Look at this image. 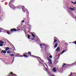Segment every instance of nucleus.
Returning a JSON list of instances; mask_svg holds the SVG:
<instances>
[{"label": "nucleus", "instance_id": "obj_25", "mask_svg": "<svg viewBox=\"0 0 76 76\" xmlns=\"http://www.w3.org/2000/svg\"><path fill=\"white\" fill-rule=\"evenodd\" d=\"M10 55L11 56H14V55L13 54H10Z\"/></svg>", "mask_w": 76, "mask_h": 76}, {"label": "nucleus", "instance_id": "obj_33", "mask_svg": "<svg viewBox=\"0 0 76 76\" xmlns=\"http://www.w3.org/2000/svg\"><path fill=\"white\" fill-rule=\"evenodd\" d=\"M39 62L41 64V61H39Z\"/></svg>", "mask_w": 76, "mask_h": 76}, {"label": "nucleus", "instance_id": "obj_18", "mask_svg": "<svg viewBox=\"0 0 76 76\" xmlns=\"http://www.w3.org/2000/svg\"><path fill=\"white\" fill-rule=\"evenodd\" d=\"M69 9H70V10H75V9L71 7L69 8Z\"/></svg>", "mask_w": 76, "mask_h": 76}, {"label": "nucleus", "instance_id": "obj_32", "mask_svg": "<svg viewBox=\"0 0 76 76\" xmlns=\"http://www.w3.org/2000/svg\"><path fill=\"white\" fill-rule=\"evenodd\" d=\"M31 39H32V40H34V39L33 38H32Z\"/></svg>", "mask_w": 76, "mask_h": 76}, {"label": "nucleus", "instance_id": "obj_41", "mask_svg": "<svg viewBox=\"0 0 76 76\" xmlns=\"http://www.w3.org/2000/svg\"><path fill=\"white\" fill-rule=\"evenodd\" d=\"M43 45H44V46H45V44H43Z\"/></svg>", "mask_w": 76, "mask_h": 76}, {"label": "nucleus", "instance_id": "obj_16", "mask_svg": "<svg viewBox=\"0 0 76 76\" xmlns=\"http://www.w3.org/2000/svg\"><path fill=\"white\" fill-rule=\"evenodd\" d=\"M0 44H4V42L1 41H0Z\"/></svg>", "mask_w": 76, "mask_h": 76}, {"label": "nucleus", "instance_id": "obj_14", "mask_svg": "<svg viewBox=\"0 0 76 76\" xmlns=\"http://www.w3.org/2000/svg\"><path fill=\"white\" fill-rule=\"evenodd\" d=\"M2 52H3V53H6V50H2Z\"/></svg>", "mask_w": 76, "mask_h": 76}, {"label": "nucleus", "instance_id": "obj_37", "mask_svg": "<svg viewBox=\"0 0 76 76\" xmlns=\"http://www.w3.org/2000/svg\"><path fill=\"white\" fill-rule=\"evenodd\" d=\"M71 3H73V2L72 1H71Z\"/></svg>", "mask_w": 76, "mask_h": 76}, {"label": "nucleus", "instance_id": "obj_15", "mask_svg": "<svg viewBox=\"0 0 76 76\" xmlns=\"http://www.w3.org/2000/svg\"><path fill=\"white\" fill-rule=\"evenodd\" d=\"M66 51H65V50H64L61 53V54H63V53H64V52H66Z\"/></svg>", "mask_w": 76, "mask_h": 76}, {"label": "nucleus", "instance_id": "obj_21", "mask_svg": "<svg viewBox=\"0 0 76 76\" xmlns=\"http://www.w3.org/2000/svg\"><path fill=\"white\" fill-rule=\"evenodd\" d=\"M28 39H30V35H28Z\"/></svg>", "mask_w": 76, "mask_h": 76}, {"label": "nucleus", "instance_id": "obj_24", "mask_svg": "<svg viewBox=\"0 0 76 76\" xmlns=\"http://www.w3.org/2000/svg\"><path fill=\"white\" fill-rule=\"evenodd\" d=\"M7 34H8L9 35H10V33H9V32L8 31H7Z\"/></svg>", "mask_w": 76, "mask_h": 76}, {"label": "nucleus", "instance_id": "obj_40", "mask_svg": "<svg viewBox=\"0 0 76 76\" xmlns=\"http://www.w3.org/2000/svg\"><path fill=\"white\" fill-rule=\"evenodd\" d=\"M20 30V29H18L17 30V31H19Z\"/></svg>", "mask_w": 76, "mask_h": 76}, {"label": "nucleus", "instance_id": "obj_1", "mask_svg": "<svg viewBox=\"0 0 76 76\" xmlns=\"http://www.w3.org/2000/svg\"><path fill=\"white\" fill-rule=\"evenodd\" d=\"M36 58H37L38 60H40L42 62H43L42 64L43 65V66H44L46 69V71H47L48 72V75H49L50 76H54V75H51V72L50 71V70L48 69V66H47V65L45 63H44V61L43 60H42L39 57L35 56Z\"/></svg>", "mask_w": 76, "mask_h": 76}, {"label": "nucleus", "instance_id": "obj_31", "mask_svg": "<svg viewBox=\"0 0 76 76\" xmlns=\"http://www.w3.org/2000/svg\"><path fill=\"white\" fill-rule=\"evenodd\" d=\"M27 25H28V24H29V22H27Z\"/></svg>", "mask_w": 76, "mask_h": 76}, {"label": "nucleus", "instance_id": "obj_43", "mask_svg": "<svg viewBox=\"0 0 76 76\" xmlns=\"http://www.w3.org/2000/svg\"><path fill=\"white\" fill-rule=\"evenodd\" d=\"M33 57H34V56H33Z\"/></svg>", "mask_w": 76, "mask_h": 76}, {"label": "nucleus", "instance_id": "obj_26", "mask_svg": "<svg viewBox=\"0 0 76 76\" xmlns=\"http://www.w3.org/2000/svg\"><path fill=\"white\" fill-rule=\"evenodd\" d=\"M3 44H0V46L1 47H2V46H3Z\"/></svg>", "mask_w": 76, "mask_h": 76}, {"label": "nucleus", "instance_id": "obj_42", "mask_svg": "<svg viewBox=\"0 0 76 76\" xmlns=\"http://www.w3.org/2000/svg\"><path fill=\"white\" fill-rule=\"evenodd\" d=\"M0 59H1V60H3V59L2 58H0Z\"/></svg>", "mask_w": 76, "mask_h": 76}, {"label": "nucleus", "instance_id": "obj_22", "mask_svg": "<svg viewBox=\"0 0 76 76\" xmlns=\"http://www.w3.org/2000/svg\"><path fill=\"white\" fill-rule=\"evenodd\" d=\"M28 54H29L30 55H31V53L30 52H28Z\"/></svg>", "mask_w": 76, "mask_h": 76}, {"label": "nucleus", "instance_id": "obj_34", "mask_svg": "<svg viewBox=\"0 0 76 76\" xmlns=\"http://www.w3.org/2000/svg\"><path fill=\"white\" fill-rule=\"evenodd\" d=\"M1 28H0V32H1Z\"/></svg>", "mask_w": 76, "mask_h": 76}, {"label": "nucleus", "instance_id": "obj_28", "mask_svg": "<svg viewBox=\"0 0 76 76\" xmlns=\"http://www.w3.org/2000/svg\"><path fill=\"white\" fill-rule=\"evenodd\" d=\"M73 4H76V2H73Z\"/></svg>", "mask_w": 76, "mask_h": 76}, {"label": "nucleus", "instance_id": "obj_29", "mask_svg": "<svg viewBox=\"0 0 76 76\" xmlns=\"http://www.w3.org/2000/svg\"><path fill=\"white\" fill-rule=\"evenodd\" d=\"M23 23H24V20H23V21H21Z\"/></svg>", "mask_w": 76, "mask_h": 76}, {"label": "nucleus", "instance_id": "obj_11", "mask_svg": "<svg viewBox=\"0 0 76 76\" xmlns=\"http://www.w3.org/2000/svg\"><path fill=\"white\" fill-rule=\"evenodd\" d=\"M31 34L32 35V36L33 37V38H35V35H34V34L31 33Z\"/></svg>", "mask_w": 76, "mask_h": 76}, {"label": "nucleus", "instance_id": "obj_39", "mask_svg": "<svg viewBox=\"0 0 76 76\" xmlns=\"http://www.w3.org/2000/svg\"><path fill=\"white\" fill-rule=\"evenodd\" d=\"M19 57H23V56H19Z\"/></svg>", "mask_w": 76, "mask_h": 76}, {"label": "nucleus", "instance_id": "obj_27", "mask_svg": "<svg viewBox=\"0 0 76 76\" xmlns=\"http://www.w3.org/2000/svg\"><path fill=\"white\" fill-rule=\"evenodd\" d=\"M49 57H50V58H52V56H51V55H50V56H49Z\"/></svg>", "mask_w": 76, "mask_h": 76}, {"label": "nucleus", "instance_id": "obj_20", "mask_svg": "<svg viewBox=\"0 0 76 76\" xmlns=\"http://www.w3.org/2000/svg\"><path fill=\"white\" fill-rule=\"evenodd\" d=\"M66 64H64V65L62 66V68L64 67V66H65V65H66Z\"/></svg>", "mask_w": 76, "mask_h": 76}, {"label": "nucleus", "instance_id": "obj_17", "mask_svg": "<svg viewBox=\"0 0 76 76\" xmlns=\"http://www.w3.org/2000/svg\"><path fill=\"white\" fill-rule=\"evenodd\" d=\"M7 53L8 54H12V52L10 51H8L7 52Z\"/></svg>", "mask_w": 76, "mask_h": 76}, {"label": "nucleus", "instance_id": "obj_6", "mask_svg": "<svg viewBox=\"0 0 76 76\" xmlns=\"http://www.w3.org/2000/svg\"><path fill=\"white\" fill-rule=\"evenodd\" d=\"M52 70L54 72H57V70H56V68H53L52 69Z\"/></svg>", "mask_w": 76, "mask_h": 76}, {"label": "nucleus", "instance_id": "obj_47", "mask_svg": "<svg viewBox=\"0 0 76 76\" xmlns=\"http://www.w3.org/2000/svg\"><path fill=\"white\" fill-rule=\"evenodd\" d=\"M30 56H32V55H31Z\"/></svg>", "mask_w": 76, "mask_h": 76}, {"label": "nucleus", "instance_id": "obj_23", "mask_svg": "<svg viewBox=\"0 0 76 76\" xmlns=\"http://www.w3.org/2000/svg\"><path fill=\"white\" fill-rule=\"evenodd\" d=\"M73 43H74V44H75V45H76V41L74 42H73Z\"/></svg>", "mask_w": 76, "mask_h": 76}, {"label": "nucleus", "instance_id": "obj_3", "mask_svg": "<svg viewBox=\"0 0 76 76\" xmlns=\"http://www.w3.org/2000/svg\"><path fill=\"white\" fill-rule=\"evenodd\" d=\"M9 5L10 6V7H11L12 9H15L16 8V7H15V6H14V5L11 4V2H9Z\"/></svg>", "mask_w": 76, "mask_h": 76}, {"label": "nucleus", "instance_id": "obj_8", "mask_svg": "<svg viewBox=\"0 0 76 76\" xmlns=\"http://www.w3.org/2000/svg\"><path fill=\"white\" fill-rule=\"evenodd\" d=\"M58 61H57L56 60H54V64H57V63H58Z\"/></svg>", "mask_w": 76, "mask_h": 76}, {"label": "nucleus", "instance_id": "obj_45", "mask_svg": "<svg viewBox=\"0 0 76 76\" xmlns=\"http://www.w3.org/2000/svg\"><path fill=\"white\" fill-rule=\"evenodd\" d=\"M26 23V22H25V23Z\"/></svg>", "mask_w": 76, "mask_h": 76}, {"label": "nucleus", "instance_id": "obj_46", "mask_svg": "<svg viewBox=\"0 0 76 76\" xmlns=\"http://www.w3.org/2000/svg\"><path fill=\"white\" fill-rule=\"evenodd\" d=\"M70 42L69 43V44H70Z\"/></svg>", "mask_w": 76, "mask_h": 76}, {"label": "nucleus", "instance_id": "obj_4", "mask_svg": "<svg viewBox=\"0 0 76 76\" xmlns=\"http://www.w3.org/2000/svg\"><path fill=\"white\" fill-rule=\"evenodd\" d=\"M48 59L49 61L48 63L50 64H52L53 62H52V61H51V60L49 58H48Z\"/></svg>", "mask_w": 76, "mask_h": 76}, {"label": "nucleus", "instance_id": "obj_2", "mask_svg": "<svg viewBox=\"0 0 76 76\" xmlns=\"http://www.w3.org/2000/svg\"><path fill=\"white\" fill-rule=\"evenodd\" d=\"M22 10L23 12H27V14H28V15H29V12H28V10L25 8V7L23 6L21 7Z\"/></svg>", "mask_w": 76, "mask_h": 76}, {"label": "nucleus", "instance_id": "obj_10", "mask_svg": "<svg viewBox=\"0 0 76 76\" xmlns=\"http://www.w3.org/2000/svg\"><path fill=\"white\" fill-rule=\"evenodd\" d=\"M58 45V44L56 43L55 45L54 46V48H56L57 47V46Z\"/></svg>", "mask_w": 76, "mask_h": 76}, {"label": "nucleus", "instance_id": "obj_7", "mask_svg": "<svg viewBox=\"0 0 76 76\" xmlns=\"http://www.w3.org/2000/svg\"><path fill=\"white\" fill-rule=\"evenodd\" d=\"M60 47H58L56 50L58 52L60 51Z\"/></svg>", "mask_w": 76, "mask_h": 76}, {"label": "nucleus", "instance_id": "obj_13", "mask_svg": "<svg viewBox=\"0 0 76 76\" xmlns=\"http://www.w3.org/2000/svg\"><path fill=\"white\" fill-rule=\"evenodd\" d=\"M56 39V38L55 37L54 38V39H55V40L54 41V42H55V43L56 42H57V40Z\"/></svg>", "mask_w": 76, "mask_h": 76}, {"label": "nucleus", "instance_id": "obj_48", "mask_svg": "<svg viewBox=\"0 0 76 76\" xmlns=\"http://www.w3.org/2000/svg\"><path fill=\"white\" fill-rule=\"evenodd\" d=\"M75 74H76V73H75Z\"/></svg>", "mask_w": 76, "mask_h": 76}, {"label": "nucleus", "instance_id": "obj_44", "mask_svg": "<svg viewBox=\"0 0 76 76\" xmlns=\"http://www.w3.org/2000/svg\"><path fill=\"white\" fill-rule=\"evenodd\" d=\"M13 61H14V59H13Z\"/></svg>", "mask_w": 76, "mask_h": 76}, {"label": "nucleus", "instance_id": "obj_12", "mask_svg": "<svg viewBox=\"0 0 76 76\" xmlns=\"http://www.w3.org/2000/svg\"><path fill=\"white\" fill-rule=\"evenodd\" d=\"M56 69L57 70H58V71H59V70H60V68L59 67H57L56 68Z\"/></svg>", "mask_w": 76, "mask_h": 76}, {"label": "nucleus", "instance_id": "obj_36", "mask_svg": "<svg viewBox=\"0 0 76 76\" xmlns=\"http://www.w3.org/2000/svg\"><path fill=\"white\" fill-rule=\"evenodd\" d=\"M73 75V74L71 73L70 74V75Z\"/></svg>", "mask_w": 76, "mask_h": 76}, {"label": "nucleus", "instance_id": "obj_9", "mask_svg": "<svg viewBox=\"0 0 76 76\" xmlns=\"http://www.w3.org/2000/svg\"><path fill=\"white\" fill-rule=\"evenodd\" d=\"M9 50H10V48L9 47H7L5 49L6 51H8Z\"/></svg>", "mask_w": 76, "mask_h": 76}, {"label": "nucleus", "instance_id": "obj_35", "mask_svg": "<svg viewBox=\"0 0 76 76\" xmlns=\"http://www.w3.org/2000/svg\"><path fill=\"white\" fill-rule=\"evenodd\" d=\"M40 46H42V44H40Z\"/></svg>", "mask_w": 76, "mask_h": 76}, {"label": "nucleus", "instance_id": "obj_30", "mask_svg": "<svg viewBox=\"0 0 76 76\" xmlns=\"http://www.w3.org/2000/svg\"><path fill=\"white\" fill-rule=\"evenodd\" d=\"M28 26H29V27H30L31 26L30 25H28Z\"/></svg>", "mask_w": 76, "mask_h": 76}, {"label": "nucleus", "instance_id": "obj_19", "mask_svg": "<svg viewBox=\"0 0 76 76\" xmlns=\"http://www.w3.org/2000/svg\"><path fill=\"white\" fill-rule=\"evenodd\" d=\"M23 56L24 57L27 58L28 57V56H27V55H23Z\"/></svg>", "mask_w": 76, "mask_h": 76}, {"label": "nucleus", "instance_id": "obj_38", "mask_svg": "<svg viewBox=\"0 0 76 76\" xmlns=\"http://www.w3.org/2000/svg\"><path fill=\"white\" fill-rule=\"evenodd\" d=\"M60 70H61V71H62V70H63V69H60Z\"/></svg>", "mask_w": 76, "mask_h": 76}, {"label": "nucleus", "instance_id": "obj_5", "mask_svg": "<svg viewBox=\"0 0 76 76\" xmlns=\"http://www.w3.org/2000/svg\"><path fill=\"white\" fill-rule=\"evenodd\" d=\"M11 32H13V31H17V29H16V28H12L10 30Z\"/></svg>", "mask_w": 76, "mask_h": 76}]
</instances>
